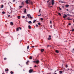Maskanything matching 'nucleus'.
<instances>
[{
    "label": "nucleus",
    "mask_w": 74,
    "mask_h": 74,
    "mask_svg": "<svg viewBox=\"0 0 74 74\" xmlns=\"http://www.w3.org/2000/svg\"><path fill=\"white\" fill-rule=\"evenodd\" d=\"M40 11H41V9H40V10H39V12H41Z\"/></svg>",
    "instance_id": "nucleus-44"
},
{
    "label": "nucleus",
    "mask_w": 74,
    "mask_h": 74,
    "mask_svg": "<svg viewBox=\"0 0 74 74\" xmlns=\"http://www.w3.org/2000/svg\"><path fill=\"white\" fill-rule=\"evenodd\" d=\"M34 67H37V66L35 65V66H34Z\"/></svg>",
    "instance_id": "nucleus-49"
},
{
    "label": "nucleus",
    "mask_w": 74,
    "mask_h": 74,
    "mask_svg": "<svg viewBox=\"0 0 74 74\" xmlns=\"http://www.w3.org/2000/svg\"><path fill=\"white\" fill-rule=\"evenodd\" d=\"M36 63H39V60H37L36 61Z\"/></svg>",
    "instance_id": "nucleus-7"
},
{
    "label": "nucleus",
    "mask_w": 74,
    "mask_h": 74,
    "mask_svg": "<svg viewBox=\"0 0 74 74\" xmlns=\"http://www.w3.org/2000/svg\"><path fill=\"white\" fill-rule=\"evenodd\" d=\"M29 48V46H28L27 47V49H28Z\"/></svg>",
    "instance_id": "nucleus-24"
},
{
    "label": "nucleus",
    "mask_w": 74,
    "mask_h": 74,
    "mask_svg": "<svg viewBox=\"0 0 74 74\" xmlns=\"http://www.w3.org/2000/svg\"><path fill=\"white\" fill-rule=\"evenodd\" d=\"M67 15H68V16H70L71 15H70L69 14H68Z\"/></svg>",
    "instance_id": "nucleus-51"
},
{
    "label": "nucleus",
    "mask_w": 74,
    "mask_h": 74,
    "mask_svg": "<svg viewBox=\"0 0 74 74\" xmlns=\"http://www.w3.org/2000/svg\"><path fill=\"white\" fill-rule=\"evenodd\" d=\"M10 23L12 25H14V23H13L12 22H11Z\"/></svg>",
    "instance_id": "nucleus-10"
},
{
    "label": "nucleus",
    "mask_w": 74,
    "mask_h": 74,
    "mask_svg": "<svg viewBox=\"0 0 74 74\" xmlns=\"http://www.w3.org/2000/svg\"><path fill=\"white\" fill-rule=\"evenodd\" d=\"M28 28L29 29H32V27H31V26H30V25H29L28 26Z\"/></svg>",
    "instance_id": "nucleus-8"
},
{
    "label": "nucleus",
    "mask_w": 74,
    "mask_h": 74,
    "mask_svg": "<svg viewBox=\"0 0 74 74\" xmlns=\"http://www.w3.org/2000/svg\"><path fill=\"white\" fill-rule=\"evenodd\" d=\"M67 15H66V14H64V16H63L64 18H65L66 17H67Z\"/></svg>",
    "instance_id": "nucleus-6"
},
{
    "label": "nucleus",
    "mask_w": 74,
    "mask_h": 74,
    "mask_svg": "<svg viewBox=\"0 0 74 74\" xmlns=\"http://www.w3.org/2000/svg\"><path fill=\"white\" fill-rule=\"evenodd\" d=\"M50 47V46H49V45L47 47Z\"/></svg>",
    "instance_id": "nucleus-56"
},
{
    "label": "nucleus",
    "mask_w": 74,
    "mask_h": 74,
    "mask_svg": "<svg viewBox=\"0 0 74 74\" xmlns=\"http://www.w3.org/2000/svg\"><path fill=\"white\" fill-rule=\"evenodd\" d=\"M59 9L60 10H62V9L60 8L59 7Z\"/></svg>",
    "instance_id": "nucleus-34"
},
{
    "label": "nucleus",
    "mask_w": 74,
    "mask_h": 74,
    "mask_svg": "<svg viewBox=\"0 0 74 74\" xmlns=\"http://www.w3.org/2000/svg\"><path fill=\"white\" fill-rule=\"evenodd\" d=\"M4 59L5 60H6V59H7V58H4Z\"/></svg>",
    "instance_id": "nucleus-38"
},
{
    "label": "nucleus",
    "mask_w": 74,
    "mask_h": 74,
    "mask_svg": "<svg viewBox=\"0 0 74 74\" xmlns=\"http://www.w3.org/2000/svg\"><path fill=\"white\" fill-rule=\"evenodd\" d=\"M27 16H28V18H29V19H32V18H33L31 15L30 14H27Z\"/></svg>",
    "instance_id": "nucleus-1"
},
{
    "label": "nucleus",
    "mask_w": 74,
    "mask_h": 74,
    "mask_svg": "<svg viewBox=\"0 0 74 74\" xmlns=\"http://www.w3.org/2000/svg\"><path fill=\"white\" fill-rule=\"evenodd\" d=\"M65 67H66V68L68 67V66L67 64L66 65Z\"/></svg>",
    "instance_id": "nucleus-19"
},
{
    "label": "nucleus",
    "mask_w": 74,
    "mask_h": 74,
    "mask_svg": "<svg viewBox=\"0 0 74 74\" xmlns=\"http://www.w3.org/2000/svg\"><path fill=\"white\" fill-rule=\"evenodd\" d=\"M38 25H41V24L39 23H38Z\"/></svg>",
    "instance_id": "nucleus-30"
},
{
    "label": "nucleus",
    "mask_w": 74,
    "mask_h": 74,
    "mask_svg": "<svg viewBox=\"0 0 74 74\" xmlns=\"http://www.w3.org/2000/svg\"><path fill=\"white\" fill-rule=\"evenodd\" d=\"M13 2H15V0H13Z\"/></svg>",
    "instance_id": "nucleus-41"
},
{
    "label": "nucleus",
    "mask_w": 74,
    "mask_h": 74,
    "mask_svg": "<svg viewBox=\"0 0 74 74\" xmlns=\"http://www.w3.org/2000/svg\"><path fill=\"white\" fill-rule=\"evenodd\" d=\"M68 25H69L70 26V25H71V23H69L68 24Z\"/></svg>",
    "instance_id": "nucleus-36"
},
{
    "label": "nucleus",
    "mask_w": 74,
    "mask_h": 74,
    "mask_svg": "<svg viewBox=\"0 0 74 74\" xmlns=\"http://www.w3.org/2000/svg\"><path fill=\"white\" fill-rule=\"evenodd\" d=\"M20 30H21V28L20 27H19Z\"/></svg>",
    "instance_id": "nucleus-48"
},
{
    "label": "nucleus",
    "mask_w": 74,
    "mask_h": 74,
    "mask_svg": "<svg viewBox=\"0 0 74 74\" xmlns=\"http://www.w3.org/2000/svg\"><path fill=\"white\" fill-rule=\"evenodd\" d=\"M33 62H34V63H36V61H34Z\"/></svg>",
    "instance_id": "nucleus-46"
},
{
    "label": "nucleus",
    "mask_w": 74,
    "mask_h": 74,
    "mask_svg": "<svg viewBox=\"0 0 74 74\" xmlns=\"http://www.w3.org/2000/svg\"><path fill=\"white\" fill-rule=\"evenodd\" d=\"M73 22H74V21H73Z\"/></svg>",
    "instance_id": "nucleus-62"
},
{
    "label": "nucleus",
    "mask_w": 74,
    "mask_h": 74,
    "mask_svg": "<svg viewBox=\"0 0 74 74\" xmlns=\"http://www.w3.org/2000/svg\"><path fill=\"white\" fill-rule=\"evenodd\" d=\"M72 52H73V53H74V49H73V51H72Z\"/></svg>",
    "instance_id": "nucleus-26"
},
{
    "label": "nucleus",
    "mask_w": 74,
    "mask_h": 74,
    "mask_svg": "<svg viewBox=\"0 0 74 74\" xmlns=\"http://www.w3.org/2000/svg\"><path fill=\"white\" fill-rule=\"evenodd\" d=\"M32 59V56H31L29 58V59Z\"/></svg>",
    "instance_id": "nucleus-23"
},
{
    "label": "nucleus",
    "mask_w": 74,
    "mask_h": 74,
    "mask_svg": "<svg viewBox=\"0 0 74 74\" xmlns=\"http://www.w3.org/2000/svg\"><path fill=\"white\" fill-rule=\"evenodd\" d=\"M40 20H41V21H43V18H41V19H40Z\"/></svg>",
    "instance_id": "nucleus-27"
},
{
    "label": "nucleus",
    "mask_w": 74,
    "mask_h": 74,
    "mask_svg": "<svg viewBox=\"0 0 74 74\" xmlns=\"http://www.w3.org/2000/svg\"><path fill=\"white\" fill-rule=\"evenodd\" d=\"M62 7L63 8H64V6H62Z\"/></svg>",
    "instance_id": "nucleus-57"
},
{
    "label": "nucleus",
    "mask_w": 74,
    "mask_h": 74,
    "mask_svg": "<svg viewBox=\"0 0 74 74\" xmlns=\"http://www.w3.org/2000/svg\"><path fill=\"white\" fill-rule=\"evenodd\" d=\"M61 3H64V2H63V1H61Z\"/></svg>",
    "instance_id": "nucleus-45"
},
{
    "label": "nucleus",
    "mask_w": 74,
    "mask_h": 74,
    "mask_svg": "<svg viewBox=\"0 0 74 74\" xmlns=\"http://www.w3.org/2000/svg\"><path fill=\"white\" fill-rule=\"evenodd\" d=\"M32 23V21H31L28 22V23L30 24Z\"/></svg>",
    "instance_id": "nucleus-15"
},
{
    "label": "nucleus",
    "mask_w": 74,
    "mask_h": 74,
    "mask_svg": "<svg viewBox=\"0 0 74 74\" xmlns=\"http://www.w3.org/2000/svg\"><path fill=\"white\" fill-rule=\"evenodd\" d=\"M22 17L23 18H25V16H22Z\"/></svg>",
    "instance_id": "nucleus-42"
},
{
    "label": "nucleus",
    "mask_w": 74,
    "mask_h": 74,
    "mask_svg": "<svg viewBox=\"0 0 74 74\" xmlns=\"http://www.w3.org/2000/svg\"><path fill=\"white\" fill-rule=\"evenodd\" d=\"M3 6H4V5H2L1 6V8H3Z\"/></svg>",
    "instance_id": "nucleus-16"
},
{
    "label": "nucleus",
    "mask_w": 74,
    "mask_h": 74,
    "mask_svg": "<svg viewBox=\"0 0 74 74\" xmlns=\"http://www.w3.org/2000/svg\"><path fill=\"white\" fill-rule=\"evenodd\" d=\"M44 49H41V52H42L44 51Z\"/></svg>",
    "instance_id": "nucleus-11"
},
{
    "label": "nucleus",
    "mask_w": 74,
    "mask_h": 74,
    "mask_svg": "<svg viewBox=\"0 0 74 74\" xmlns=\"http://www.w3.org/2000/svg\"><path fill=\"white\" fill-rule=\"evenodd\" d=\"M64 70H65V71H68V70H71V69H69V68H68L67 69H66L64 68Z\"/></svg>",
    "instance_id": "nucleus-3"
},
{
    "label": "nucleus",
    "mask_w": 74,
    "mask_h": 74,
    "mask_svg": "<svg viewBox=\"0 0 74 74\" xmlns=\"http://www.w3.org/2000/svg\"><path fill=\"white\" fill-rule=\"evenodd\" d=\"M16 31H17V32L19 31V28H17L16 29Z\"/></svg>",
    "instance_id": "nucleus-13"
},
{
    "label": "nucleus",
    "mask_w": 74,
    "mask_h": 74,
    "mask_svg": "<svg viewBox=\"0 0 74 74\" xmlns=\"http://www.w3.org/2000/svg\"><path fill=\"white\" fill-rule=\"evenodd\" d=\"M72 32H73L74 31V29H73L72 30Z\"/></svg>",
    "instance_id": "nucleus-37"
},
{
    "label": "nucleus",
    "mask_w": 74,
    "mask_h": 74,
    "mask_svg": "<svg viewBox=\"0 0 74 74\" xmlns=\"http://www.w3.org/2000/svg\"><path fill=\"white\" fill-rule=\"evenodd\" d=\"M17 18L18 19H20V18H21V16H17Z\"/></svg>",
    "instance_id": "nucleus-14"
},
{
    "label": "nucleus",
    "mask_w": 74,
    "mask_h": 74,
    "mask_svg": "<svg viewBox=\"0 0 74 74\" xmlns=\"http://www.w3.org/2000/svg\"><path fill=\"white\" fill-rule=\"evenodd\" d=\"M9 16H10V15H9L8 16V17H9Z\"/></svg>",
    "instance_id": "nucleus-54"
},
{
    "label": "nucleus",
    "mask_w": 74,
    "mask_h": 74,
    "mask_svg": "<svg viewBox=\"0 0 74 74\" xmlns=\"http://www.w3.org/2000/svg\"><path fill=\"white\" fill-rule=\"evenodd\" d=\"M51 28H52V26H51Z\"/></svg>",
    "instance_id": "nucleus-58"
},
{
    "label": "nucleus",
    "mask_w": 74,
    "mask_h": 74,
    "mask_svg": "<svg viewBox=\"0 0 74 74\" xmlns=\"http://www.w3.org/2000/svg\"><path fill=\"white\" fill-rule=\"evenodd\" d=\"M59 73H60V74H62V73H63V72H62V71H60Z\"/></svg>",
    "instance_id": "nucleus-17"
},
{
    "label": "nucleus",
    "mask_w": 74,
    "mask_h": 74,
    "mask_svg": "<svg viewBox=\"0 0 74 74\" xmlns=\"http://www.w3.org/2000/svg\"><path fill=\"white\" fill-rule=\"evenodd\" d=\"M5 71H8V69L6 70V69L5 70Z\"/></svg>",
    "instance_id": "nucleus-21"
},
{
    "label": "nucleus",
    "mask_w": 74,
    "mask_h": 74,
    "mask_svg": "<svg viewBox=\"0 0 74 74\" xmlns=\"http://www.w3.org/2000/svg\"><path fill=\"white\" fill-rule=\"evenodd\" d=\"M32 48H34V46H32Z\"/></svg>",
    "instance_id": "nucleus-43"
},
{
    "label": "nucleus",
    "mask_w": 74,
    "mask_h": 74,
    "mask_svg": "<svg viewBox=\"0 0 74 74\" xmlns=\"http://www.w3.org/2000/svg\"><path fill=\"white\" fill-rule=\"evenodd\" d=\"M56 53H59V50H56Z\"/></svg>",
    "instance_id": "nucleus-9"
},
{
    "label": "nucleus",
    "mask_w": 74,
    "mask_h": 74,
    "mask_svg": "<svg viewBox=\"0 0 74 74\" xmlns=\"http://www.w3.org/2000/svg\"><path fill=\"white\" fill-rule=\"evenodd\" d=\"M19 65L20 66V64H19Z\"/></svg>",
    "instance_id": "nucleus-63"
},
{
    "label": "nucleus",
    "mask_w": 74,
    "mask_h": 74,
    "mask_svg": "<svg viewBox=\"0 0 74 74\" xmlns=\"http://www.w3.org/2000/svg\"><path fill=\"white\" fill-rule=\"evenodd\" d=\"M41 15V14H40V15H38V16H40Z\"/></svg>",
    "instance_id": "nucleus-35"
},
{
    "label": "nucleus",
    "mask_w": 74,
    "mask_h": 74,
    "mask_svg": "<svg viewBox=\"0 0 74 74\" xmlns=\"http://www.w3.org/2000/svg\"><path fill=\"white\" fill-rule=\"evenodd\" d=\"M58 15H59L60 16L61 15V14L59 12L58 13Z\"/></svg>",
    "instance_id": "nucleus-32"
},
{
    "label": "nucleus",
    "mask_w": 74,
    "mask_h": 74,
    "mask_svg": "<svg viewBox=\"0 0 74 74\" xmlns=\"http://www.w3.org/2000/svg\"><path fill=\"white\" fill-rule=\"evenodd\" d=\"M66 11H69V9H66Z\"/></svg>",
    "instance_id": "nucleus-47"
},
{
    "label": "nucleus",
    "mask_w": 74,
    "mask_h": 74,
    "mask_svg": "<svg viewBox=\"0 0 74 74\" xmlns=\"http://www.w3.org/2000/svg\"><path fill=\"white\" fill-rule=\"evenodd\" d=\"M18 35H19H19H20L19 34H18Z\"/></svg>",
    "instance_id": "nucleus-61"
},
{
    "label": "nucleus",
    "mask_w": 74,
    "mask_h": 74,
    "mask_svg": "<svg viewBox=\"0 0 74 74\" xmlns=\"http://www.w3.org/2000/svg\"><path fill=\"white\" fill-rule=\"evenodd\" d=\"M69 5H66V7H69Z\"/></svg>",
    "instance_id": "nucleus-20"
},
{
    "label": "nucleus",
    "mask_w": 74,
    "mask_h": 74,
    "mask_svg": "<svg viewBox=\"0 0 74 74\" xmlns=\"http://www.w3.org/2000/svg\"><path fill=\"white\" fill-rule=\"evenodd\" d=\"M68 20H70V18H68Z\"/></svg>",
    "instance_id": "nucleus-50"
},
{
    "label": "nucleus",
    "mask_w": 74,
    "mask_h": 74,
    "mask_svg": "<svg viewBox=\"0 0 74 74\" xmlns=\"http://www.w3.org/2000/svg\"><path fill=\"white\" fill-rule=\"evenodd\" d=\"M29 62V60H28L27 61V62H26V64H27V63H28V62Z\"/></svg>",
    "instance_id": "nucleus-31"
},
{
    "label": "nucleus",
    "mask_w": 74,
    "mask_h": 74,
    "mask_svg": "<svg viewBox=\"0 0 74 74\" xmlns=\"http://www.w3.org/2000/svg\"><path fill=\"white\" fill-rule=\"evenodd\" d=\"M47 3H49V1H47Z\"/></svg>",
    "instance_id": "nucleus-52"
},
{
    "label": "nucleus",
    "mask_w": 74,
    "mask_h": 74,
    "mask_svg": "<svg viewBox=\"0 0 74 74\" xmlns=\"http://www.w3.org/2000/svg\"><path fill=\"white\" fill-rule=\"evenodd\" d=\"M21 4H22L23 5H24V3H23V2H22V3H21Z\"/></svg>",
    "instance_id": "nucleus-33"
},
{
    "label": "nucleus",
    "mask_w": 74,
    "mask_h": 74,
    "mask_svg": "<svg viewBox=\"0 0 74 74\" xmlns=\"http://www.w3.org/2000/svg\"><path fill=\"white\" fill-rule=\"evenodd\" d=\"M12 12V11H11V12Z\"/></svg>",
    "instance_id": "nucleus-59"
},
{
    "label": "nucleus",
    "mask_w": 74,
    "mask_h": 74,
    "mask_svg": "<svg viewBox=\"0 0 74 74\" xmlns=\"http://www.w3.org/2000/svg\"><path fill=\"white\" fill-rule=\"evenodd\" d=\"M19 9H20V8H22V7H23V6H19Z\"/></svg>",
    "instance_id": "nucleus-12"
},
{
    "label": "nucleus",
    "mask_w": 74,
    "mask_h": 74,
    "mask_svg": "<svg viewBox=\"0 0 74 74\" xmlns=\"http://www.w3.org/2000/svg\"><path fill=\"white\" fill-rule=\"evenodd\" d=\"M56 70L55 72H54V73H56Z\"/></svg>",
    "instance_id": "nucleus-53"
},
{
    "label": "nucleus",
    "mask_w": 74,
    "mask_h": 74,
    "mask_svg": "<svg viewBox=\"0 0 74 74\" xmlns=\"http://www.w3.org/2000/svg\"><path fill=\"white\" fill-rule=\"evenodd\" d=\"M50 22L51 24H52V21H50Z\"/></svg>",
    "instance_id": "nucleus-40"
},
{
    "label": "nucleus",
    "mask_w": 74,
    "mask_h": 74,
    "mask_svg": "<svg viewBox=\"0 0 74 74\" xmlns=\"http://www.w3.org/2000/svg\"><path fill=\"white\" fill-rule=\"evenodd\" d=\"M10 73L11 74H13V73H14V72H12V71H11L10 72Z\"/></svg>",
    "instance_id": "nucleus-22"
},
{
    "label": "nucleus",
    "mask_w": 74,
    "mask_h": 74,
    "mask_svg": "<svg viewBox=\"0 0 74 74\" xmlns=\"http://www.w3.org/2000/svg\"><path fill=\"white\" fill-rule=\"evenodd\" d=\"M51 38L50 37H49V38H48L49 40H51Z\"/></svg>",
    "instance_id": "nucleus-25"
},
{
    "label": "nucleus",
    "mask_w": 74,
    "mask_h": 74,
    "mask_svg": "<svg viewBox=\"0 0 74 74\" xmlns=\"http://www.w3.org/2000/svg\"><path fill=\"white\" fill-rule=\"evenodd\" d=\"M23 70V71H25V70H24V69Z\"/></svg>",
    "instance_id": "nucleus-60"
},
{
    "label": "nucleus",
    "mask_w": 74,
    "mask_h": 74,
    "mask_svg": "<svg viewBox=\"0 0 74 74\" xmlns=\"http://www.w3.org/2000/svg\"><path fill=\"white\" fill-rule=\"evenodd\" d=\"M26 9H25L24 10V13H26Z\"/></svg>",
    "instance_id": "nucleus-18"
},
{
    "label": "nucleus",
    "mask_w": 74,
    "mask_h": 74,
    "mask_svg": "<svg viewBox=\"0 0 74 74\" xmlns=\"http://www.w3.org/2000/svg\"><path fill=\"white\" fill-rule=\"evenodd\" d=\"M33 70L30 69L29 70V73H32V72H33Z\"/></svg>",
    "instance_id": "nucleus-2"
},
{
    "label": "nucleus",
    "mask_w": 74,
    "mask_h": 74,
    "mask_svg": "<svg viewBox=\"0 0 74 74\" xmlns=\"http://www.w3.org/2000/svg\"><path fill=\"white\" fill-rule=\"evenodd\" d=\"M2 13L3 14H5V12H3Z\"/></svg>",
    "instance_id": "nucleus-28"
},
{
    "label": "nucleus",
    "mask_w": 74,
    "mask_h": 74,
    "mask_svg": "<svg viewBox=\"0 0 74 74\" xmlns=\"http://www.w3.org/2000/svg\"><path fill=\"white\" fill-rule=\"evenodd\" d=\"M51 4L52 5H53L54 4V0H52L51 1Z\"/></svg>",
    "instance_id": "nucleus-4"
},
{
    "label": "nucleus",
    "mask_w": 74,
    "mask_h": 74,
    "mask_svg": "<svg viewBox=\"0 0 74 74\" xmlns=\"http://www.w3.org/2000/svg\"><path fill=\"white\" fill-rule=\"evenodd\" d=\"M28 0H26L25 1V3L27 4H29V2L28 1Z\"/></svg>",
    "instance_id": "nucleus-5"
},
{
    "label": "nucleus",
    "mask_w": 74,
    "mask_h": 74,
    "mask_svg": "<svg viewBox=\"0 0 74 74\" xmlns=\"http://www.w3.org/2000/svg\"><path fill=\"white\" fill-rule=\"evenodd\" d=\"M36 20H35L33 22V23H35V22H36Z\"/></svg>",
    "instance_id": "nucleus-29"
},
{
    "label": "nucleus",
    "mask_w": 74,
    "mask_h": 74,
    "mask_svg": "<svg viewBox=\"0 0 74 74\" xmlns=\"http://www.w3.org/2000/svg\"><path fill=\"white\" fill-rule=\"evenodd\" d=\"M49 36L50 37H51V35H49Z\"/></svg>",
    "instance_id": "nucleus-55"
},
{
    "label": "nucleus",
    "mask_w": 74,
    "mask_h": 74,
    "mask_svg": "<svg viewBox=\"0 0 74 74\" xmlns=\"http://www.w3.org/2000/svg\"><path fill=\"white\" fill-rule=\"evenodd\" d=\"M36 27H38V25L37 24V25H36Z\"/></svg>",
    "instance_id": "nucleus-39"
}]
</instances>
